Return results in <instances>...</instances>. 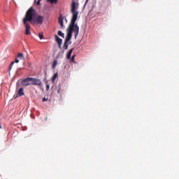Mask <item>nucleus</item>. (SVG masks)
Returning <instances> with one entry per match:
<instances>
[{
    "label": "nucleus",
    "instance_id": "5701e85b",
    "mask_svg": "<svg viewBox=\"0 0 179 179\" xmlns=\"http://www.w3.org/2000/svg\"><path fill=\"white\" fill-rule=\"evenodd\" d=\"M87 1H89V0H87Z\"/></svg>",
    "mask_w": 179,
    "mask_h": 179
},
{
    "label": "nucleus",
    "instance_id": "6e6552de",
    "mask_svg": "<svg viewBox=\"0 0 179 179\" xmlns=\"http://www.w3.org/2000/svg\"><path fill=\"white\" fill-rule=\"evenodd\" d=\"M56 41L57 44H62V39L59 38L58 36H55Z\"/></svg>",
    "mask_w": 179,
    "mask_h": 179
},
{
    "label": "nucleus",
    "instance_id": "9d476101",
    "mask_svg": "<svg viewBox=\"0 0 179 179\" xmlns=\"http://www.w3.org/2000/svg\"><path fill=\"white\" fill-rule=\"evenodd\" d=\"M58 78V73H56L54 74V76L52 78V82L54 83L55 82V79Z\"/></svg>",
    "mask_w": 179,
    "mask_h": 179
},
{
    "label": "nucleus",
    "instance_id": "423d86ee",
    "mask_svg": "<svg viewBox=\"0 0 179 179\" xmlns=\"http://www.w3.org/2000/svg\"><path fill=\"white\" fill-rule=\"evenodd\" d=\"M74 48L71 49L66 55L67 59H71V56L72 55V52H73Z\"/></svg>",
    "mask_w": 179,
    "mask_h": 179
},
{
    "label": "nucleus",
    "instance_id": "4be33fe9",
    "mask_svg": "<svg viewBox=\"0 0 179 179\" xmlns=\"http://www.w3.org/2000/svg\"><path fill=\"white\" fill-rule=\"evenodd\" d=\"M0 128H2V127L0 125Z\"/></svg>",
    "mask_w": 179,
    "mask_h": 179
},
{
    "label": "nucleus",
    "instance_id": "dca6fc26",
    "mask_svg": "<svg viewBox=\"0 0 179 179\" xmlns=\"http://www.w3.org/2000/svg\"><path fill=\"white\" fill-rule=\"evenodd\" d=\"M76 57V55H74L71 57V62H75V57Z\"/></svg>",
    "mask_w": 179,
    "mask_h": 179
},
{
    "label": "nucleus",
    "instance_id": "9b49d317",
    "mask_svg": "<svg viewBox=\"0 0 179 179\" xmlns=\"http://www.w3.org/2000/svg\"><path fill=\"white\" fill-rule=\"evenodd\" d=\"M47 2H50V3L52 5V3H57L58 0H47Z\"/></svg>",
    "mask_w": 179,
    "mask_h": 179
},
{
    "label": "nucleus",
    "instance_id": "412c9836",
    "mask_svg": "<svg viewBox=\"0 0 179 179\" xmlns=\"http://www.w3.org/2000/svg\"><path fill=\"white\" fill-rule=\"evenodd\" d=\"M58 45H59V48H62V47H61V45H62V44H58Z\"/></svg>",
    "mask_w": 179,
    "mask_h": 179
},
{
    "label": "nucleus",
    "instance_id": "f3484780",
    "mask_svg": "<svg viewBox=\"0 0 179 179\" xmlns=\"http://www.w3.org/2000/svg\"><path fill=\"white\" fill-rule=\"evenodd\" d=\"M45 84H46V90H50V85H48V81L46 80Z\"/></svg>",
    "mask_w": 179,
    "mask_h": 179
},
{
    "label": "nucleus",
    "instance_id": "1a4fd4ad",
    "mask_svg": "<svg viewBox=\"0 0 179 179\" xmlns=\"http://www.w3.org/2000/svg\"><path fill=\"white\" fill-rule=\"evenodd\" d=\"M57 34L58 36H59L60 37H62L63 38H65V34H64L62 31H58Z\"/></svg>",
    "mask_w": 179,
    "mask_h": 179
},
{
    "label": "nucleus",
    "instance_id": "4468645a",
    "mask_svg": "<svg viewBox=\"0 0 179 179\" xmlns=\"http://www.w3.org/2000/svg\"><path fill=\"white\" fill-rule=\"evenodd\" d=\"M38 36L40 40H43V38H44V35L42 33H39Z\"/></svg>",
    "mask_w": 179,
    "mask_h": 179
},
{
    "label": "nucleus",
    "instance_id": "aec40b11",
    "mask_svg": "<svg viewBox=\"0 0 179 179\" xmlns=\"http://www.w3.org/2000/svg\"><path fill=\"white\" fill-rule=\"evenodd\" d=\"M15 62L16 64H19V59H15Z\"/></svg>",
    "mask_w": 179,
    "mask_h": 179
},
{
    "label": "nucleus",
    "instance_id": "f257e3e1",
    "mask_svg": "<svg viewBox=\"0 0 179 179\" xmlns=\"http://www.w3.org/2000/svg\"><path fill=\"white\" fill-rule=\"evenodd\" d=\"M76 5L78 4L76 3L75 0H73L71 2V13L73 14V17L71 20V24H69V27L67 29L68 33L66 36L64 45V50H68V45H69L68 43L71 41L73 33L74 32L75 38H77L79 34V26H78V24H76V20H78V15H79V12L76 11V9H78V6H76Z\"/></svg>",
    "mask_w": 179,
    "mask_h": 179
},
{
    "label": "nucleus",
    "instance_id": "39448f33",
    "mask_svg": "<svg viewBox=\"0 0 179 179\" xmlns=\"http://www.w3.org/2000/svg\"><path fill=\"white\" fill-rule=\"evenodd\" d=\"M21 96H24V92L23 90V88H20L18 92L17 93V95L15 96H14V99H16V97H21Z\"/></svg>",
    "mask_w": 179,
    "mask_h": 179
},
{
    "label": "nucleus",
    "instance_id": "2eb2a0df",
    "mask_svg": "<svg viewBox=\"0 0 179 179\" xmlns=\"http://www.w3.org/2000/svg\"><path fill=\"white\" fill-rule=\"evenodd\" d=\"M14 64H15V62H13L10 63V64L9 66V71L12 70V66H13Z\"/></svg>",
    "mask_w": 179,
    "mask_h": 179
},
{
    "label": "nucleus",
    "instance_id": "6ab92c4d",
    "mask_svg": "<svg viewBox=\"0 0 179 179\" xmlns=\"http://www.w3.org/2000/svg\"><path fill=\"white\" fill-rule=\"evenodd\" d=\"M41 1V0H38L37 2H36V5H40Z\"/></svg>",
    "mask_w": 179,
    "mask_h": 179
},
{
    "label": "nucleus",
    "instance_id": "20e7f679",
    "mask_svg": "<svg viewBox=\"0 0 179 179\" xmlns=\"http://www.w3.org/2000/svg\"><path fill=\"white\" fill-rule=\"evenodd\" d=\"M22 86H30L31 85V78H27L21 82Z\"/></svg>",
    "mask_w": 179,
    "mask_h": 179
},
{
    "label": "nucleus",
    "instance_id": "7ed1b4c3",
    "mask_svg": "<svg viewBox=\"0 0 179 179\" xmlns=\"http://www.w3.org/2000/svg\"><path fill=\"white\" fill-rule=\"evenodd\" d=\"M31 85H33L34 86H43V83L41 82V80L34 78H31Z\"/></svg>",
    "mask_w": 179,
    "mask_h": 179
},
{
    "label": "nucleus",
    "instance_id": "ddd939ff",
    "mask_svg": "<svg viewBox=\"0 0 179 179\" xmlns=\"http://www.w3.org/2000/svg\"><path fill=\"white\" fill-rule=\"evenodd\" d=\"M57 64H58V62L57 60H54L53 64H52L53 69H55V66H57Z\"/></svg>",
    "mask_w": 179,
    "mask_h": 179
},
{
    "label": "nucleus",
    "instance_id": "0eeeda50",
    "mask_svg": "<svg viewBox=\"0 0 179 179\" xmlns=\"http://www.w3.org/2000/svg\"><path fill=\"white\" fill-rule=\"evenodd\" d=\"M59 23L61 27H64V18L62 17V15L60 17H59Z\"/></svg>",
    "mask_w": 179,
    "mask_h": 179
},
{
    "label": "nucleus",
    "instance_id": "f8f14e48",
    "mask_svg": "<svg viewBox=\"0 0 179 179\" xmlns=\"http://www.w3.org/2000/svg\"><path fill=\"white\" fill-rule=\"evenodd\" d=\"M17 57L18 58H20V59H24V56L23 55V53H18Z\"/></svg>",
    "mask_w": 179,
    "mask_h": 179
},
{
    "label": "nucleus",
    "instance_id": "a211bd4d",
    "mask_svg": "<svg viewBox=\"0 0 179 179\" xmlns=\"http://www.w3.org/2000/svg\"><path fill=\"white\" fill-rule=\"evenodd\" d=\"M43 101H48V98L44 97V98L43 99Z\"/></svg>",
    "mask_w": 179,
    "mask_h": 179
},
{
    "label": "nucleus",
    "instance_id": "f03ea898",
    "mask_svg": "<svg viewBox=\"0 0 179 179\" xmlns=\"http://www.w3.org/2000/svg\"><path fill=\"white\" fill-rule=\"evenodd\" d=\"M30 22L32 24H43L44 23V17L37 14V12L33 7H31L26 13L25 17L23 19V23L25 25L26 32L25 34L29 36L31 34L30 32Z\"/></svg>",
    "mask_w": 179,
    "mask_h": 179
}]
</instances>
